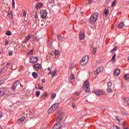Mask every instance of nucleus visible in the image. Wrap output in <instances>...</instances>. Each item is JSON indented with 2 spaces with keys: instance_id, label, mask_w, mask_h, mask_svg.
I'll use <instances>...</instances> for the list:
<instances>
[{
  "instance_id": "nucleus-12",
  "label": "nucleus",
  "mask_w": 129,
  "mask_h": 129,
  "mask_svg": "<svg viewBox=\"0 0 129 129\" xmlns=\"http://www.w3.org/2000/svg\"><path fill=\"white\" fill-rule=\"evenodd\" d=\"M114 76H118L120 74V70L116 69L113 73Z\"/></svg>"
},
{
  "instance_id": "nucleus-11",
  "label": "nucleus",
  "mask_w": 129,
  "mask_h": 129,
  "mask_svg": "<svg viewBox=\"0 0 129 129\" xmlns=\"http://www.w3.org/2000/svg\"><path fill=\"white\" fill-rule=\"evenodd\" d=\"M47 14L48 13L47 12V11L42 10L40 13V15L42 18H43L44 19H46V17H47Z\"/></svg>"
},
{
  "instance_id": "nucleus-62",
  "label": "nucleus",
  "mask_w": 129,
  "mask_h": 129,
  "mask_svg": "<svg viewBox=\"0 0 129 129\" xmlns=\"http://www.w3.org/2000/svg\"><path fill=\"white\" fill-rule=\"evenodd\" d=\"M2 126H0V129H2Z\"/></svg>"
},
{
  "instance_id": "nucleus-34",
  "label": "nucleus",
  "mask_w": 129,
  "mask_h": 129,
  "mask_svg": "<svg viewBox=\"0 0 129 129\" xmlns=\"http://www.w3.org/2000/svg\"><path fill=\"white\" fill-rule=\"evenodd\" d=\"M117 50V47H115L113 49H112L111 52H114V51H116Z\"/></svg>"
},
{
  "instance_id": "nucleus-30",
  "label": "nucleus",
  "mask_w": 129,
  "mask_h": 129,
  "mask_svg": "<svg viewBox=\"0 0 129 129\" xmlns=\"http://www.w3.org/2000/svg\"><path fill=\"white\" fill-rule=\"evenodd\" d=\"M112 85V83H111V82H109L107 83L108 87H111Z\"/></svg>"
},
{
  "instance_id": "nucleus-35",
  "label": "nucleus",
  "mask_w": 129,
  "mask_h": 129,
  "mask_svg": "<svg viewBox=\"0 0 129 129\" xmlns=\"http://www.w3.org/2000/svg\"><path fill=\"white\" fill-rule=\"evenodd\" d=\"M12 7L15 9V0H12Z\"/></svg>"
},
{
  "instance_id": "nucleus-4",
  "label": "nucleus",
  "mask_w": 129,
  "mask_h": 129,
  "mask_svg": "<svg viewBox=\"0 0 129 129\" xmlns=\"http://www.w3.org/2000/svg\"><path fill=\"white\" fill-rule=\"evenodd\" d=\"M89 60V57L87 55H86L84 57H83L81 63L82 64H83V65H86Z\"/></svg>"
},
{
  "instance_id": "nucleus-53",
  "label": "nucleus",
  "mask_w": 129,
  "mask_h": 129,
  "mask_svg": "<svg viewBox=\"0 0 129 129\" xmlns=\"http://www.w3.org/2000/svg\"><path fill=\"white\" fill-rule=\"evenodd\" d=\"M29 53H30V54H33V50H31V51L29 52Z\"/></svg>"
},
{
  "instance_id": "nucleus-25",
  "label": "nucleus",
  "mask_w": 129,
  "mask_h": 129,
  "mask_svg": "<svg viewBox=\"0 0 129 129\" xmlns=\"http://www.w3.org/2000/svg\"><path fill=\"white\" fill-rule=\"evenodd\" d=\"M62 118H63V115H59L57 118V121H60Z\"/></svg>"
},
{
  "instance_id": "nucleus-55",
  "label": "nucleus",
  "mask_w": 129,
  "mask_h": 129,
  "mask_svg": "<svg viewBox=\"0 0 129 129\" xmlns=\"http://www.w3.org/2000/svg\"><path fill=\"white\" fill-rule=\"evenodd\" d=\"M47 70H48V71H50V70H51V68H48Z\"/></svg>"
},
{
  "instance_id": "nucleus-43",
  "label": "nucleus",
  "mask_w": 129,
  "mask_h": 129,
  "mask_svg": "<svg viewBox=\"0 0 129 129\" xmlns=\"http://www.w3.org/2000/svg\"><path fill=\"white\" fill-rule=\"evenodd\" d=\"M26 15H27V12L24 11L23 12V17H26Z\"/></svg>"
},
{
  "instance_id": "nucleus-32",
  "label": "nucleus",
  "mask_w": 129,
  "mask_h": 129,
  "mask_svg": "<svg viewBox=\"0 0 129 129\" xmlns=\"http://www.w3.org/2000/svg\"><path fill=\"white\" fill-rule=\"evenodd\" d=\"M116 56V54H114L112 57V61H114L115 60V57Z\"/></svg>"
},
{
  "instance_id": "nucleus-61",
  "label": "nucleus",
  "mask_w": 129,
  "mask_h": 129,
  "mask_svg": "<svg viewBox=\"0 0 129 129\" xmlns=\"http://www.w3.org/2000/svg\"><path fill=\"white\" fill-rule=\"evenodd\" d=\"M124 129H128V128H127V127H126V128H124Z\"/></svg>"
},
{
  "instance_id": "nucleus-6",
  "label": "nucleus",
  "mask_w": 129,
  "mask_h": 129,
  "mask_svg": "<svg viewBox=\"0 0 129 129\" xmlns=\"http://www.w3.org/2000/svg\"><path fill=\"white\" fill-rule=\"evenodd\" d=\"M94 93H95V94H96V95H97V96L103 95V94H105V92H104V91H103V90H102L95 91L94 92Z\"/></svg>"
},
{
  "instance_id": "nucleus-54",
  "label": "nucleus",
  "mask_w": 129,
  "mask_h": 129,
  "mask_svg": "<svg viewBox=\"0 0 129 129\" xmlns=\"http://www.w3.org/2000/svg\"><path fill=\"white\" fill-rule=\"evenodd\" d=\"M35 19H37L38 18V15H35Z\"/></svg>"
},
{
  "instance_id": "nucleus-20",
  "label": "nucleus",
  "mask_w": 129,
  "mask_h": 129,
  "mask_svg": "<svg viewBox=\"0 0 129 129\" xmlns=\"http://www.w3.org/2000/svg\"><path fill=\"white\" fill-rule=\"evenodd\" d=\"M8 17H9L10 19H13V14L12 13V11H8Z\"/></svg>"
},
{
  "instance_id": "nucleus-18",
  "label": "nucleus",
  "mask_w": 129,
  "mask_h": 129,
  "mask_svg": "<svg viewBox=\"0 0 129 129\" xmlns=\"http://www.w3.org/2000/svg\"><path fill=\"white\" fill-rule=\"evenodd\" d=\"M108 14H109V11H108V10L105 9L104 11V14L106 17H107V16H108Z\"/></svg>"
},
{
  "instance_id": "nucleus-19",
  "label": "nucleus",
  "mask_w": 129,
  "mask_h": 129,
  "mask_svg": "<svg viewBox=\"0 0 129 129\" xmlns=\"http://www.w3.org/2000/svg\"><path fill=\"white\" fill-rule=\"evenodd\" d=\"M124 26V24L123 23V22H121L119 24L118 28L122 29Z\"/></svg>"
},
{
  "instance_id": "nucleus-37",
  "label": "nucleus",
  "mask_w": 129,
  "mask_h": 129,
  "mask_svg": "<svg viewBox=\"0 0 129 129\" xmlns=\"http://www.w3.org/2000/svg\"><path fill=\"white\" fill-rule=\"evenodd\" d=\"M2 96H4V92L0 91V97H2Z\"/></svg>"
},
{
  "instance_id": "nucleus-42",
  "label": "nucleus",
  "mask_w": 129,
  "mask_h": 129,
  "mask_svg": "<svg viewBox=\"0 0 129 129\" xmlns=\"http://www.w3.org/2000/svg\"><path fill=\"white\" fill-rule=\"evenodd\" d=\"M49 4H53L54 3V0H48Z\"/></svg>"
},
{
  "instance_id": "nucleus-41",
  "label": "nucleus",
  "mask_w": 129,
  "mask_h": 129,
  "mask_svg": "<svg viewBox=\"0 0 129 129\" xmlns=\"http://www.w3.org/2000/svg\"><path fill=\"white\" fill-rule=\"evenodd\" d=\"M53 77L55 76V75L56 74V70H54V71L51 73Z\"/></svg>"
},
{
  "instance_id": "nucleus-58",
  "label": "nucleus",
  "mask_w": 129,
  "mask_h": 129,
  "mask_svg": "<svg viewBox=\"0 0 129 129\" xmlns=\"http://www.w3.org/2000/svg\"><path fill=\"white\" fill-rule=\"evenodd\" d=\"M71 68H72H72H73V66H71Z\"/></svg>"
},
{
  "instance_id": "nucleus-10",
  "label": "nucleus",
  "mask_w": 129,
  "mask_h": 129,
  "mask_svg": "<svg viewBox=\"0 0 129 129\" xmlns=\"http://www.w3.org/2000/svg\"><path fill=\"white\" fill-rule=\"evenodd\" d=\"M123 105L124 106H127L129 105V98L126 97L123 100Z\"/></svg>"
},
{
  "instance_id": "nucleus-40",
  "label": "nucleus",
  "mask_w": 129,
  "mask_h": 129,
  "mask_svg": "<svg viewBox=\"0 0 129 129\" xmlns=\"http://www.w3.org/2000/svg\"><path fill=\"white\" fill-rule=\"evenodd\" d=\"M33 41H36V42H38V40H37V37L34 36L33 38Z\"/></svg>"
},
{
  "instance_id": "nucleus-60",
  "label": "nucleus",
  "mask_w": 129,
  "mask_h": 129,
  "mask_svg": "<svg viewBox=\"0 0 129 129\" xmlns=\"http://www.w3.org/2000/svg\"><path fill=\"white\" fill-rule=\"evenodd\" d=\"M48 74H51V72H49Z\"/></svg>"
},
{
  "instance_id": "nucleus-31",
  "label": "nucleus",
  "mask_w": 129,
  "mask_h": 129,
  "mask_svg": "<svg viewBox=\"0 0 129 129\" xmlns=\"http://www.w3.org/2000/svg\"><path fill=\"white\" fill-rule=\"evenodd\" d=\"M48 96V94L47 93H45L43 94V96H42L41 97L42 98H44V97H47Z\"/></svg>"
},
{
  "instance_id": "nucleus-33",
  "label": "nucleus",
  "mask_w": 129,
  "mask_h": 129,
  "mask_svg": "<svg viewBox=\"0 0 129 129\" xmlns=\"http://www.w3.org/2000/svg\"><path fill=\"white\" fill-rule=\"evenodd\" d=\"M55 97H56V94L55 93H53L51 96V98H53V99H54Z\"/></svg>"
},
{
  "instance_id": "nucleus-57",
  "label": "nucleus",
  "mask_w": 129,
  "mask_h": 129,
  "mask_svg": "<svg viewBox=\"0 0 129 129\" xmlns=\"http://www.w3.org/2000/svg\"><path fill=\"white\" fill-rule=\"evenodd\" d=\"M24 21H25V22H27V19L25 18V19H24Z\"/></svg>"
},
{
  "instance_id": "nucleus-3",
  "label": "nucleus",
  "mask_w": 129,
  "mask_h": 129,
  "mask_svg": "<svg viewBox=\"0 0 129 129\" xmlns=\"http://www.w3.org/2000/svg\"><path fill=\"white\" fill-rule=\"evenodd\" d=\"M59 107V104H54L48 109V113H53V111H55Z\"/></svg>"
},
{
  "instance_id": "nucleus-36",
  "label": "nucleus",
  "mask_w": 129,
  "mask_h": 129,
  "mask_svg": "<svg viewBox=\"0 0 129 129\" xmlns=\"http://www.w3.org/2000/svg\"><path fill=\"white\" fill-rule=\"evenodd\" d=\"M115 4H116V1H113L111 7H114V6H115Z\"/></svg>"
},
{
  "instance_id": "nucleus-13",
  "label": "nucleus",
  "mask_w": 129,
  "mask_h": 129,
  "mask_svg": "<svg viewBox=\"0 0 129 129\" xmlns=\"http://www.w3.org/2000/svg\"><path fill=\"white\" fill-rule=\"evenodd\" d=\"M61 125L60 123H57L54 125L52 129H60L61 128Z\"/></svg>"
},
{
  "instance_id": "nucleus-15",
  "label": "nucleus",
  "mask_w": 129,
  "mask_h": 129,
  "mask_svg": "<svg viewBox=\"0 0 129 129\" xmlns=\"http://www.w3.org/2000/svg\"><path fill=\"white\" fill-rule=\"evenodd\" d=\"M42 7H43V3H40L36 5V9L37 10H39V9H41Z\"/></svg>"
},
{
  "instance_id": "nucleus-2",
  "label": "nucleus",
  "mask_w": 129,
  "mask_h": 129,
  "mask_svg": "<svg viewBox=\"0 0 129 129\" xmlns=\"http://www.w3.org/2000/svg\"><path fill=\"white\" fill-rule=\"evenodd\" d=\"M83 89L86 91V92H89L90 91V86L89 85V82L86 80L84 82L83 86Z\"/></svg>"
},
{
  "instance_id": "nucleus-24",
  "label": "nucleus",
  "mask_w": 129,
  "mask_h": 129,
  "mask_svg": "<svg viewBox=\"0 0 129 129\" xmlns=\"http://www.w3.org/2000/svg\"><path fill=\"white\" fill-rule=\"evenodd\" d=\"M106 91H107V92H108V93H109L110 94H112V92H113V91H112L111 88L107 89Z\"/></svg>"
},
{
  "instance_id": "nucleus-56",
  "label": "nucleus",
  "mask_w": 129,
  "mask_h": 129,
  "mask_svg": "<svg viewBox=\"0 0 129 129\" xmlns=\"http://www.w3.org/2000/svg\"><path fill=\"white\" fill-rule=\"evenodd\" d=\"M116 119L118 120V121H119V119L118 118V117H116Z\"/></svg>"
},
{
  "instance_id": "nucleus-27",
  "label": "nucleus",
  "mask_w": 129,
  "mask_h": 129,
  "mask_svg": "<svg viewBox=\"0 0 129 129\" xmlns=\"http://www.w3.org/2000/svg\"><path fill=\"white\" fill-rule=\"evenodd\" d=\"M36 97H39V96H40V94L41 93V92L39 91H37L36 92Z\"/></svg>"
},
{
  "instance_id": "nucleus-17",
  "label": "nucleus",
  "mask_w": 129,
  "mask_h": 129,
  "mask_svg": "<svg viewBox=\"0 0 129 129\" xmlns=\"http://www.w3.org/2000/svg\"><path fill=\"white\" fill-rule=\"evenodd\" d=\"M24 120H25L24 118H20L18 120V122L19 124L23 123V122H24Z\"/></svg>"
},
{
  "instance_id": "nucleus-49",
  "label": "nucleus",
  "mask_w": 129,
  "mask_h": 129,
  "mask_svg": "<svg viewBox=\"0 0 129 129\" xmlns=\"http://www.w3.org/2000/svg\"><path fill=\"white\" fill-rule=\"evenodd\" d=\"M91 3H92V0H89L88 4H89V5H91Z\"/></svg>"
},
{
  "instance_id": "nucleus-50",
  "label": "nucleus",
  "mask_w": 129,
  "mask_h": 129,
  "mask_svg": "<svg viewBox=\"0 0 129 129\" xmlns=\"http://www.w3.org/2000/svg\"><path fill=\"white\" fill-rule=\"evenodd\" d=\"M45 79H43L42 80V83H45Z\"/></svg>"
},
{
  "instance_id": "nucleus-38",
  "label": "nucleus",
  "mask_w": 129,
  "mask_h": 129,
  "mask_svg": "<svg viewBox=\"0 0 129 129\" xmlns=\"http://www.w3.org/2000/svg\"><path fill=\"white\" fill-rule=\"evenodd\" d=\"M4 115H3V112L2 111H0V118H2Z\"/></svg>"
},
{
  "instance_id": "nucleus-1",
  "label": "nucleus",
  "mask_w": 129,
  "mask_h": 129,
  "mask_svg": "<svg viewBox=\"0 0 129 129\" xmlns=\"http://www.w3.org/2000/svg\"><path fill=\"white\" fill-rule=\"evenodd\" d=\"M98 20V13L97 12L94 13L93 14L90 18V23L92 25H93V24H95V22Z\"/></svg>"
},
{
  "instance_id": "nucleus-47",
  "label": "nucleus",
  "mask_w": 129,
  "mask_h": 129,
  "mask_svg": "<svg viewBox=\"0 0 129 129\" xmlns=\"http://www.w3.org/2000/svg\"><path fill=\"white\" fill-rule=\"evenodd\" d=\"M122 126H123V129L126 128V127H125V124L124 123V122H123Z\"/></svg>"
},
{
  "instance_id": "nucleus-26",
  "label": "nucleus",
  "mask_w": 129,
  "mask_h": 129,
  "mask_svg": "<svg viewBox=\"0 0 129 129\" xmlns=\"http://www.w3.org/2000/svg\"><path fill=\"white\" fill-rule=\"evenodd\" d=\"M70 78L71 81H74V79L75 78V77L74 76V74H72Z\"/></svg>"
},
{
  "instance_id": "nucleus-23",
  "label": "nucleus",
  "mask_w": 129,
  "mask_h": 129,
  "mask_svg": "<svg viewBox=\"0 0 129 129\" xmlns=\"http://www.w3.org/2000/svg\"><path fill=\"white\" fill-rule=\"evenodd\" d=\"M32 75L34 77V78H35V79H36V78L38 77V74L35 72L32 73Z\"/></svg>"
},
{
  "instance_id": "nucleus-48",
  "label": "nucleus",
  "mask_w": 129,
  "mask_h": 129,
  "mask_svg": "<svg viewBox=\"0 0 129 129\" xmlns=\"http://www.w3.org/2000/svg\"><path fill=\"white\" fill-rule=\"evenodd\" d=\"M10 65H11V63L8 62L6 64V67H7V68L9 67V66H10Z\"/></svg>"
},
{
  "instance_id": "nucleus-5",
  "label": "nucleus",
  "mask_w": 129,
  "mask_h": 129,
  "mask_svg": "<svg viewBox=\"0 0 129 129\" xmlns=\"http://www.w3.org/2000/svg\"><path fill=\"white\" fill-rule=\"evenodd\" d=\"M20 84V82L17 81L14 82L13 84L12 85V86L11 87V89L13 90V91H15L16 89H17L18 86H19Z\"/></svg>"
},
{
  "instance_id": "nucleus-59",
  "label": "nucleus",
  "mask_w": 129,
  "mask_h": 129,
  "mask_svg": "<svg viewBox=\"0 0 129 129\" xmlns=\"http://www.w3.org/2000/svg\"><path fill=\"white\" fill-rule=\"evenodd\" d=\"M42 87H39V89H42Z\"/></svg>"
},
{
  "instance_id": "nucleus-14",
  "label": "nucleus",
  "mask_w": 129,
  "mask_h": 129,
  "mask_svg": "<svg viewBox=\"0 0 129 129\" xmlns=\"http://www.w3.org/2000/svg\"><path fill=\"white\" fill-rule=\"evenodd\" d=\"M79 36L80 40H83L85 38V34L83 32H80Z\"/></svg>"
},
{
  "instance_id": "nucleus-29",
  "label": "nucleus",
  "mask_w": 129,
  "mask_h": 129,
  "mask_svg": "<svg viewBox=\"0 0 129 129\" xmlns=\"http://www.w3.org/2000/svg\"><path fill=\"white\" fill-rule=\"evenodd\" d=\"M57 39L59 40V41H62V39H63V36L61 35H58L57 36Z\"/></svg>"
},
{
  "instance_id": "nucleus-21",
  "label": "nucleus",
  "mask_w": 129,
  "mask_h": 129,
  "mask_svg": "<svg viewBox=\"0 0 129 129\" xmlns=\"http://www.w3.org/2000/svg\"><path fill=\"white\" fill-rule=\"evenodd\" d=\"M54 53L55 57H57V56H59L60 54V52L58 50H55L54 51Z\"/></svg>"
},
{
  "instance_id": "nucleus-7",
  "label": "nucleus",
  "mask_w": 129,
  "mask_h": 129,
  "mask_svg": "<svg viewBox=\"0 0 129 129\" xmlns=\"http://www.w3.org/2000/svg\"><path fill=\"white\" fill-rule=\"evenodd\" d=\"M39 60L38 57H34L32 56L30 57V61H29L30 63H37V62Z\"/></svg>"
},
{
  "instance_id": "nucleus-22",
  "label": "nucleus",
  "mask_w": 129,
  "mask_h": 129,
  "mask_svg": "<svg viewBox=\"0 0 129 129\" xmlns=\"http://www.w3.org/2000/svg\"><path fill=\"white\" fill-rule=\"evenodd\" d=\"M124 79L125 80H129V74H126L123 76Z\"/></svg>"
},
{
  "instance_id": "nucleus-51",
  "label": "nucleus",
  "mask_w": 129,
  "mask_h": 129,
  "mask_svg": "<svg viewBox=\"0 0 129 129\" xmlns=\"http://www.w3.org/2000/svg\"><path fill=\"white\" fill-rule=\"evenodd\" d=\"M72 106H73V108H75V107L76 106V105H75L74 104H73Z\"/></svg>"
},
{
  "instance_id": "nucleus-44",
  "label": "nucleus",
  "mask_w": 129,
  "mask_h": 129,
  "mask_svg": "<svg viewBox=\"0 0 129 129\" xmlns=\"http://www.w3.org/2000/svg\"><path fill=\"white\" fill-rule=\"evenodd\" d=\"M9 56H13V51H10L9 52Z\"/></svg>"
},
{
  "instance_id": "nucleus-16",
  "label": "nucleus",
  "mask_w": 129,
  "mask_h": 129,
  "mask_svg": "<svg viewBox=\"0 0 129 129\" xmlns=\"http://www.w3.org/2000/svg\"><path fill=\"white\" fill-rule=\"evenodd\" d=\"M30 39H31V34L28 35V36L26 37L24 41V43H27V42H28Z\"/></svg>"
},
{
  "instance_id": "nucleus-46",
  "label": "nucleus",
  "mask_w": 129,
  "mask_h": 129,
  "mask_svg": "<svg viewBox=\"0 0 129 129\" xmlns=\"http://www.w3.org/2000/svg\"><path fill=\"white\" fill-rule=\"evenodd\" d=\"M75 94H76V95H78V96L80 95V93L76 92Z\"/></svg>"
},
{
  "instance_id": "nucleus-63",
  "label": "nucleus",
  "mask_w": 129,
  "mask_h": 129,
  "mask_svg": "<svg viewBox=\"0 0 129 129\" xmlns=\"http://www.w3.org/2000/svg\"><path fill=\"white\" fill-rule=\"evenodd\" d=\"M128 60H129V56L128 57Z\"/></svg>"
},
{
  "instance_id": "nucleus-45",
  "label": "nucleus",
  "mask_w": 129,
  "mask_h": 129,
  "mask_svg": "<svg viewBox=\"0 0 129 129\" xmlns=\"http://www.w3.org/2000/svg\"><path fill=\"white\" fill-rule=\"evenodd\" d=\"M121 113L123 115H126V113H125V112L121 111Z\"/></svg>"
},
{
  "instance_id": "nucleus-64",
  "label": "nucleus",
  "mask_w": 129,
  "mask_h": 129,
  "mask_svg": "<svg viewBox=\"0 0 129 129\" xmlns=\"http://www.w3.org/2000/svg\"><path fill=\"white\" fill-rule=\"evenodd\" d=\"M41 26H43V24H41Z\"/></svg>"
},
{
  "instance_id": "nucleus-9",
  "label": "nucleus",
  "mask_w": 129,
  "mask_h": 129,
  "mask_svg": "<svg viewBox=\"0 0 129 129\" xmlns=\"http://www.w3.org/2000/svg\"><path fill=\"white\" fill-rule=\"evenodd\" d=\"M33 69L35 70V71H38V70H40V68H41V66L40 63H36L33 66Z\"/></svg>"
},
{
  "instance_id": "nucleus-8",
  "label": "nucleus",
  "mask_w": 129,
  "mask_h": 129,
  "mask_svg": "<svg viewBox=\"0 0 129 129\" xmlns=\"http://www.w3.org/2000/svg\"><path fill=\"white\" fill-rule=\"evenodd\" d=\"M102 71H103V68L99 67L95 71L94 75H98V74L101 73V72H102Z\"/></svg>"
},
{
  "instance_id": "nucleus-52",
  "label": "nucleus",
  "mask_w": 129,
  "mask_h": 129,
  "mask_svg": "<svg viewBox=\"0 0 129 129\" xmlns=\"http://www.w3.org/2000/svg\"><path fill=\"white\" fill-rule=\"evenodd\" d=\"M5 43H6V45H8L9 44V41H8V40H6Z\"/></svg>"
},
{
  "instance_id": "nucleus-39",
  "label": "nucleus",
  "mask_w": 129,
  "mask_h": 129,
  "mask_svg": "<svg viewBox=\"0 0 129 129\" xmlns=\"http://www.w3.org/2000/svg\"><path fill=\"white\" fill-rule=\"evenodd\" d=\"M96 51H97V49L96 48H94L93 50V54H95V53H96Z\"/></svg>"
},
{
  "instance_id": "nucleus-28",
  "label": "nucleus",
  "mask_w": 129,
  "mask_h": 129,
  "mask_svg": "<svg viewBox=\"0 0 129 129\" xmlns=\"http://www.w3.org/2000/svg\"><path fill=\"white\" fill-rule=\"evenodd\" d=\"M6 34L7 36H11V35H12V32H11V31L9 30L6 32Z\"/></svg>"
}]
</instances>
